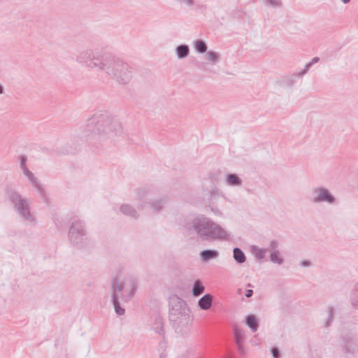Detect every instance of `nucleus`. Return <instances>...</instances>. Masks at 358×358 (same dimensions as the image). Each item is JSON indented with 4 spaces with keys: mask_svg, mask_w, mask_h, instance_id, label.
<instances>
[{
    "mask_svg": "<svg viewBox=\"0 0 358 358\" xmlns=\"http://www.w3.org/2000/svg\"><path fill=\"white\" fill-rule=\"evenodd\" d=\"M212 302L213 296L209 294H205L199 301V306L202 310H208L212 306Z\"/></svg>",
    "mask_w": 358,
    "mask_h": 358,
    "instance_id": "nucleus-1",
    "label": "nucleus"
},
{
    "mask_svg": "<svg viewBox=\"0 0 358 358\" xmlns=\"http://www.w3.org/2000/svg\"><path fill=\"white\" fill-rule=\"evenodd\" d=\"M234 335L236 344L238 345V350L241 352H243V340L244 336L241 330L236 328L234 329Z\"/></svg>",
    "mask_w": 358,
    "mask_h": 358,
    "instance_id": "nucleus-2",
    "label": "nucleus"
},
{
    "mask_svg": "<svg viewBox=\"0 0 358 358\" xmlns=\"http://www.w3.org/2000/svg\"><path fill=\"white\" fill-rule=\"evenodd\" d=\"M333 200V197L327 191L323 189L319 191L318 197L316 199V201H327L329 202H332Z\"/></svg>",
    "mask_w": 358,
    "mask_h": 358,
    "instance_id": "nucleus-3",
    "label": "nucleus"
},
{
    "mask_svg": "<svg viewBox=\"0 0 358 358\" xmlns=\"http://www.w3.org/2000/svg\"><path fill=\"white\" fill-rule=\"evenodd\" d=\"M247 325L251 328L253 331H256L257 329V322L255 316L249 315L246 318Z\"/></svg>",
    "mask_w": 358,
    "mask_h": 358,
    "instance_id": "nucleus-4",
    "label": "nucleus"
},
{
    "mask_svg": "<svg viewBox=\"0 0 358 358\" xmlns=\"http://www.w3.org/2000/svg\"><path fill=\"white\" fill-rule=\"evenodd\" d=\"M204 291L203 285L200 282V281L197 280L195 282L194 287H193V294L194 296H199L202 294Z\"/></svg>",
    "mask_w": 358,
    "mask_h": 358,
    "instance_id": "nucleus-5",
    "label": "nucleus"
},
{
    "mask_svg": "<svg viewBox=\"0 0 358 358\" xmlns=\"http://www.w3.org/2000/svg\"><path fill=\"white\" fill-rule=\"evenodd\" d=\"M201 258L203 261H207L217 256V252L213 250H206L201 253Z\"/></svg>",
    "mask_w": 358,
    "mask_h": 358,
    "instance_id": "nucleus-6",
    "label": "nucleus"
},
{
    "mask_svg": "<svg viewBox=\"0 0 358 358\" xmlns=\"http://www.w3.org/2000/svg\"><path fill=\"white\" fill-rule=\"evenodd\" d=\"M234 257L239 263H242L245 261V255L238 248L234 250Z\"/></svg>",
    "mask_w": 358,
    "mask_h": 358,
    "instance_id": "nucleus-7",
    "label": "nucleus"
},
{
    "mask_svg": "<svg viewBox=\"0 0 358 358\" xmlns=\"http://www.w3.org/2000/svg\"><path fill=\"white\" fill-rule=\"evenodd\" d=\"M212 225H210V227ZM200 227H202L197 229V230H198L199 233L201 234V236H208V237L213 236L212 235L206 234V232L208 231V230H209L210 225H208V224L200 225Z\"/></svg>",
    "mask_w": 358,
    "mask_h": 358,
    "instance_id": "nucleus-8",
    "label": "nucleus"
},
{
    "mask_svg": "<svg viewBox=\"0 0 358 358\" xmlns=\"http://www.w3.org/2000/svg\"><path fill=\"white\" fill-rule=\"evenodd\" d=\"M177 52L180 57H183L187 55L188 48L185 45H180L178 48Z\"/></svg>",
    "mask_w": 358,
    "mask_h": 358,
    "instance_id": "nucleus-9",
    "label": "nucleus"
},
{
    "mask_svg": "<svg viewBox=\"0 0 358 358\" xmlns=\"http://www.w3.org/2000/svg\"><path fill=\"white\" fill-rule=\"evenodd\" d=\"M271 260L273 262V263H277V264H281L282 262V258L280 257V255L278 252H273V253H271Z\"/></svg>",
    "mask_w": 358,
    "mask_h": 358,
    "instance_id": "nucleus-10",
    "label": "nucleus"
},
{
    "mask_svg": "<svg viewBox=\"0 0 358 358\" xmlns=\"http://www.w3.org/2000/svg\"><path fill=\"white\" fill-rule=\"evenodd\" d=\"M196 49L199 52H204L206 50V45L203 41H198L196 43Z\"/></svg>",
    "mask_w": 358,
    "mask_h": 358,
    "instance_id": "nucleus-11",
    "label": "nucleus"
},
{
    "mask_svg": "<svg viewBox=\"0 0 358 358\" xmlns=\"http://www.w3.org/2000/svg\"><path fill=\"white\" fill-rule=\"evenodd\" d=\"M228 182L231 185H236L239 183V180L236 175H229L228 176Z\"/></svg>",
    "mask_w": 358,
    "mask_h": 358,
    "instance_id": "nucleus-12",
    "label": "nucleus"
},
{
    "mask_svg": "<svg viewBox=\"0 0 358 358\" xmlns=\"http://www.w3.org/2000/svg\"><path fill=\"white\" fill-rule=\"evenodd\" d=\"M114 305H115V312L118 314V315H122L124 312V309L120 308L117 304V302L115 301L114 302Z\"/></svg>",
    "mask_w": 358,
    "mask_h": 358,
    "instance_id": "nucleus-13",
    "label": "nucleus"
},
{
    "mask_svg": "<svg viewBox=\"0 0 358 358\" xmlns=\"http://www.w3.org/2000/svg\"><path fill=\"white\" fill-rule=\"evenodd\" d=\"M208 59L209 61L213 62L217 59V55L215 52H210L207 55Z\"/></svg>",
    "mask_w": 358,
    "mask_h": 358,
    "instance_id": "nucleus-14",
    "label": "nucleus"
},
{
    "mask_svg": "<svg viewBox=\"0 0 358 358\" xmlns=\"http://www.w3.org/2000/svg\"><path fill=\"white\" fill-rule=\"evenodd\" d=\"M278 350L277 348H273L272 350V354L274 358H278Z\"/></svg>",
    "mask_w": 358,
    "mask_h": 358,
    "instance_id": "nucleus-15",
    "label": "nucleus"
},
{
    "mask_svg": "<svg viewBox=\"0 0 358 358\" xmlns=\"http://www.w3.org/2000/svg\"><path fill=\"white\" fill-rule=\"evenodd\" d=\"M252 294V290H251V289H248V290L247 291L246 294H245V296H246L247 297H250V296H251Z\"/></svg>",
    "mask_w": 358,
    "mask_h": 358,
    "instance_id": "nucleus-16",
    "label": "nucleus"
},
{
    "mask_svg": "<svg viewBox=\"0 0 358 358\" xmlns=\"http://www.w3.org/2000/svg\"><path fill=\"white\" fill-rule=\"evenodd\" d=\"M344 3H348L350 0H342Z\"/></svg>",
    "mask_w": 358,
    "mask_h": 358,
    "instance_id": "nucleus-17",
    "label": "nucleus"
},
{
    "mask_svg": "<svg viewBox=\"0 0 358 358\" xmlns=\"http://www.w3.org/2000/svg\"><path fill=\"white\" fill-rule=\"evenodd\" d=\"M2 93V87L0 86V94Z\"/></svg>",
    "mask_w": 358,
    "mask_h": 358,
    "instance_id": "nucleus-18",
    "label": "nucleus"
}]
</instances>
